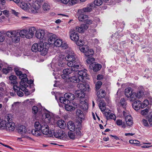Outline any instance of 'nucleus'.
<instances>
[{
  "label": "nucleus",
  "mask_w": 152,
  "mask_h": 152,
  "mask_svg": "<svg viewBox=\"0 0 152 152\" xmlns=\"http://www.w3.org/2000/svg\"><path fill=\"white\" fill-rule=\"evenodd\" d=\"M65 59L68 61L67 65L71 67L64 69L63 72V74L61 75V77L63 79H68L71 74L73 73L74 74L75 72L78 71V69L79 67L80 62L73 52L68 54Z\"/></svg>",
  "instance_id": "obj_1"
},
{
  "label": "nucleus",
  "mask_w": 152,
  "mask_h": 152,
  "mask_svg": "<svg viewBox=\"0 0 152 152\" xmlns=\"http://www.w3.org/2000/svg\"><path fill=\"white\" fill-rule=\"evenodd\" d=\"M36 31V29L34 27H32L29 28L28 30L23 29L20 31V36L21 37L30 39L32 38Z\"/></svg>",
  "instance_id": "obj_2"
},
{
  "label": "nucleus",
  "mask_w": 152,
  "mask_h": 152,
  "mask_svg": "<svg viewBox=\"0 0 152 152\" xmlns=\"http://www.w3.org/2000/svg\"><path fill=\"white\" fill-rule=\"evenodd\" d=\"M75 98L74 95L71 93H67L64 94V97H60L59 101L63 104L69 103L70 101L73 100Z\"/></svg>",
  "instance_id": "obj_3"
},
{
  "label": "nucleus",
  "mask_w": 152,
  "mask_h": 152,
  "mask_svg": "<svg viewBox=\"0 0 152 152\" xmlns=\"http://www.w3.org/2000/svg\"><path fill=\"white\" fill-rule=\"evenodd\" d=\"M6 34L9 37H12V41L15 43L19 42V32L18 30L8 31L7 32Z\"/></svg>",
  "instance_id": "obj_4"
},
{
  "label": "nucleus",
  "mask_w": 152,
  "mask_h": 152,
  "mask_svg": "<svg viewBox=\"0 0 152 152\" xmlns=\"http://www.w3.org/2000/svg\"><path fill=\"white\" fill-rule=\"evenodd\" d=\"M99 106L101 111L106 116V118L108 116L110 112V111L106 107V104L104 101L101 100L99 104Z\"/></svg>",
  "instance_id": "obj_5"
},
{
  "label": "nucleus",
  "mask_w": 152,
  "mask_h": 152,
  "mask_svg": "<svg viewBox=\"0 0 152 152\" xmlns=\"http://www.w3.org/2000/svg\"><path fill=\"white\" fill-rule=\"evenodd\" d=\"M79 49L81 52L84 53L85 56L87 57L92 56L94 53L93 50L89 49L88 47L85 46V47H80Z\"/></svg>",
  "instance_id": "obj_6"
},
{
  "label": "nucleus",
  "mask_w": 152,
  "mask_h": 152,
  "mask_svg": "<svg viewBox=\"0 0 152 152\" xmlns=\"http://www.w3.org/2000/svg\"><path fill=\"white\" fill-rule=\"evenodd\" d=\"M9 79L11 81V82H10V83L15 85L13 86V89L15 92H17V95L19 96V87L15 85L17 83L16 76L15 75H11L9 77Z\"/></svg>",
  "instance_id": "obj_7"
},
{
  "label": "nucleus",
  "mask_w": 152,
  "mask_h": 152,
  "mask_svg": "<svg viewBox=\"0 0 152 152\" xmlns=\"http://www.w3.org/2000/svg\"><path fill=\"white\" fill-rule=\"evenodd\" d=\"M48 123H44L42 127L41 132L44 134L47 135L48 137H51L53 136V132L49 131Z\"/></svg>",
  "instance_id": "obj_8"
},
{
  "label": "nucleus",
  "mask_w": 152,
  "mask_h": 152,
  "mask_svg": "<svg viewBox=\"0 0 152 152\" xmlns=\"http://www.w3.org/2000/svg\"><path fill=\"white\" fill-rule=\"evenodd\" d=\"M53 118L52 114L50 113H45L42 115V119L44 123H48Z\"/></svg>",
  "instance_id": "obj_9"
},
{
  "label": "nucleus",
  "mask_w": 152,
  "mask_h": 152,
  "mask_svg": "<svg viewBox=\"0 0 152 152\" xmlns=\"http://www.w3.org/2000/svg\"><path fill=\"white\" fill-rule=\"evenodd\" d=\"M70 37L71 39L76 42L79 39V34L75 29H71L69 31Z\"/></svg>",
  "instance_id": "obj_10"
},
{
  "label": "nucleus",
  "mask_w": 152,
  "mask_h": 152,
  "mask_svg": "<svg viewBox=\"0 0 152 152\" xmlns=\"http://www.w3.org/2000/svg\"><path fill=\"white\" fill-rule=\"evenodd\" d=\"M39 51L41 52V54L42 55L45 56L47 53L48 51V48L46 46H44L43 42H39Z\"/></svg>",
  "instance_id": "obj_11"
},
{
  "label": "nucleus",
  "mask_w": 152,
  "mask_h": 152,
  "mask_svg": "<svg viewBox=\"0 0 152 152\" xmlns=\"http://www.w3.org/2000/svg\"><path fill=\"white\" fill-rule=\"evenodd\" d=\"M53 134L55 137L60 139H64L65 137L66 134L61 129L54 132Z\"/></svg>",
  "instance_id": "obj_12"
},
{
  "label": "nucleus",
  "mask_w": 152,
  "mask_h": 152,
  "mask_svg": "<svg viewBox=\"0 0 152 152\" xmlns=\"http://www.w3.org/2000/svg\"><path fill=\"white\" fill-rule=\"evenodd\" d=\"M77 87L81 91H89L90 89V87L89 85L87 83L85 84L79 83L77 85Z\"/></svg>",
  "instance_id": "obj_13"
},
{
  "label": "nucleus",
  "mask_w": 152,
  "mask_h": 152,
  "mask_svg": "<svg viewBox=\"0 0 152 152\" xmlns=\"http://www.w3.org/2000/svg\"><path fill=\"white\" fill-rule=\"evenodd\" d=\"M102 65L95 62L91 63L89 65V68L92 69L94 72H97L101 68Z\"/></svg>",
  "instance_id": "obj_14"
},
{
  "label": "nucleus",
  "mask_w": 152,
  "mask_h": 152,
  "mask_svg": "<svg viewBox=\"0 0 152 152\" xmlns=\"http://www.w3.org/2000/svg\"><path fill=\"white\" fill-rule=\"evenodd\" d=\"M30 7H29L28 11L33 13L37 12V10L40 7L39 6L37 3H34L31 5L30 4Z\"/></svg>",
  "instance_id": "obj_15"
},
{
  "label": "nucleus",
  "mask_w": 152,
  "mask_h": 152,
  "mask_svg": "<svg viewBox=\"0 0 152 152\" xmlns=\"http://www.w3.org/2000/svg\"><path fill=\"white\" fill-rule=\"evenodd\" d=\"M15 127V124L13 122L7 123L5 129L7 131L12 132L14 131Z\"/></svg>",
  "instance_id": "obj_16"
},
{
  "label": "nucleus",
  "mask_w": 152,
  "mask_h": 152,
  "mask_svg": "<svg viewBox=\"0 0 152 152\" xmlns=\"http://www.w3.org/2000/svg\"><path fill=\"white\" fill-rule=\"evenodd\" d=\"M20 89L22 91L24 92L25 94L27 96H28L31 94L30 92L28 91L26 88L28 87V85L26 83H23V84L21 85L20 82Z\"/></svg>",
  "instance_id": "obj_17"
},
{
  "label": "nucleus",
  "mask_w": 152,
  "mask_h": 152,
  "mask_svg": "<svg viewBox=\"0 0 152 152\" xmlns=\"http://www.w3.org/2000/svg\"><path fill=\"white\" fill-rule=\"evenodd\" d=\"M27 76V75L26 74H23L22 71H20V79H21L20 82L21 85L26 83V82L28 81V78Z\"/></svg>",
  "instance_id": "obj_18"
},
{
  "label": "nucleus",
  "mask_w": 152,
  "mask_h": 152,
  "mask_svg": "<svg viewBox=\"0 0 152 152\" xmlns=\"http://www.w3.org/2000/svg\"><path fill=\"white\" fill-rule=\"evenodd\" d=\"M68 81L72 83H78L80 81H81V79L79 77L78 75L72 76L69 77L68 79Z\"/></svg>",
  "instance_id": "obj_19"
},
{
  "label": "nucleus",
  "mask_w": 152,
  "mask_h": 152,
  "mask_svg": "<svg viewBox=\"0 0 152 152\" xmlns=\"http://www.w3.org/2000/svg\"><path fill=\"white\" fill-rule=\"evenodd\" d=\"M84 91H82L81 90L76 91L75 94L76 96L79 97L80 98V100H81L85 99L84 98L85 96V94Z\"/></svg>",
  "instance_id": "obj_20"
},
{
  "label": "nucleus",
  "mask_w": 152,
  "mask_h": 152,
  "mask_svg": "<svg viewBox=\"0 0 152 152\" xmlns=\"http://www.w3.org/2000/svg\"><path fill=\"white\" fill-rule=\"evenodd\" d=\"M86 99L81 100L80 104V108L83 111H85L88 109V103L85 101Z\"/></svg>",
  "instance_id": "obj_21"
},
{
  "label": "nucleus",
  "mask_w": 152,
  "mask_h": 152,
  "mask_svg": "<svg viewBox=\"0 0 152 152\" xmlns=\"http://www.w3.org/2000/svg\"><path fill=\"white\" fill-rule=\"evenodd\" d=\"M45 34V32L44 30H39L36 31L35 34L36 37L39 39H42Z\"/></svg>",
  "instance_id": "obj_22"
},
{
  "label": "nucleus",
  "mask_w": 152,
  "mask_h": 152,
  "mask_svg": "<svg viewBox=\"0 0 152 152\" xmlns=\"http://www.w3.org/2000/svg\"><path fill=\"white\" fill-rule=\"evenodd\" d=\"M141 102L140 100L135 101L132 104V107L135 110H139L141 108Z\"/></svg>",
  "instance_id": "obj_23"
},
{
  "label": "nucleus",
  "mask_w": 152,
  "mask_h": 152,
  "mask_svg": "<svg viewBox=\"0 0 152 152\" xmlns=\"http://www.w3.org/2000/svg\"><path fill=\"white\" fill-rule=\"evenodd\" d=\"M27 131L26 127L23 125L20 126V135H21L22 138H24L26 137L25 134Z\"/></svg>",
  "instance_id": "obj_24"
},
{
  "label": "nucleus",
  "mask_w": 152,
  "mask_h": 152,
  "mask_svg": "<svg viewBox=\"0 0 152 152\" xmlns=\"http://www.w3.org/2000/svg\"><path fill=\"white\" fill-rule=\"evenodd\" d=\"M78 125L76 126V128L74 131H75L76 134L77 136H81L82 135L81 132V124L80 122L78 123Z\"/></svg>",
  "instance_id": "obj_25"
},
{
  "label": "nucleus",
  "mask_w": 152,
  "mask_h": 152,
  "mask_svg": "<svg viewBox=\"0 0 152 152\" xmlns=\"http://www.w3.org/2000/svg\"><path fill=\"white\" fill-rule=\"evenodd\" d=\"M78 75L81 79V81H82L84 77H86L87 76V74L86 70H81L78 72Z\"/></svg>",
  "instance_id": "obj_26"
},
{
  "label": "nucleus",
  "mask_w": 152,
  "mask_h": 152,
  "mask_svg": "<svg viewBox=\"0 0 152 152\" xmlns=\"http://www.w3.org/2000/svg\"><path fill=\"white\" fill-rule=\"evenodd\" d=\"M30 4L28 3H25V2H22L20 6V7L24 10H28L29 7H30Z\"/></svg>",
  "instance_id": "obj_27"
},
{
  "label": "nucleus",
  "mask_w": 152,
  "mask_h": 152,
  "mask_svg": "<svg viewBox=\"0 0 152 152\" xmlns=\"http://www.w3.org/2000/svg\"><path fill=\"white\" fill-rule=\"evenodd\" d=\"M125 121L126 124L129 126H131L133 123L132 118L130 115H126L125 117Z\"/></svg>",
  "instance_id": "obj_28"
},
{
  "label": "nucleus",
  "mask_w": 152,
  "mask_h": 152,
  "mask_svg": "<svg viewBox=\"0 0 152 152\" xmlns=\"http://www.w3.org/2000/svg\"><path fill=\"white\" fill-rule=\"evenodd\" d=\"M44 122H42L41 123L38 121H36L34 123V127L35 129L39 130L40 131L42 129V127L44 124Z\"/></svg>",
  "instance_id": "obj_29"
},
{
  "label": "nucleus",
  "mask_w": 152,
  "mask_h": 152,
  "mask_svg": "<svg viewBox=\"0 0 152 152\" xmlns=\"http://www.w3.org/2000/svg\"><path fill=\"white\" fill-rule=\"evenodd\" d=\"M67 127L71 131H73L75 130L76 126H75L74 123L72 121H69L67 124Z\"/></svg>",
  "instance_id": "obj_30"
},
{
  "label": "nucleus",
  "mask_w": 152,
  "mask_h": 152,
  "mask_svg": "<svg viewBox=\"0 0 152 152\" xmlns=\"http://www.w3.org/2000/svg\"><path fill=\"white\" fill-rule=\"evenodd\" d=\"M97 96L99 98H102L104 97L106 95L105 91L104 90L100 89L97 92Z\"/></svg>",
  "instance_id": "obj_31"
},
{
  "label": "nucleus",
  "mask_w": 152,
  "mask_h": 152,
  "mask_svg": "<svg viewBox=\"0 0 152 152\" xmlns=\"http://www.w3.org/2000/svg\"><path fill=\"white\" fill-rule=\"evenodd\" d=\"M39 42L38 44L37 43H34L32 46L31 47L32 51L34 52H36L37 51H39Z\"/></svg>",
  "instance_id": "obj_32"
},
{
  "label": "nucleus",
  "mask_w": 152,
  "mask_h": 152,
  "mask_svg": "<svg viewBox=\"0 0 152 152\" xmlns=\"http://www.w3.org/2000/svg\"><path fill=\"white\" fill-rule=\"evenodd\" d=\"M57 124L60 128L63 129L65 126L64 121L63 120H59L57 122Z\"/></svg>",
  "instance_id": "obj_33"
},
{
  "label": "nucleus",
  "mask_w": 152,
  "mask_h": 152,
  "mask_svg": "<svg viewBox=\"0 0 152 152\" xmlns=\"http://www.w3.org/2000/svg\"><path fill=\"white\" fill-rule=\"evenodd\" d=\"M76 115L80 119H84V115L82 112L80 110H77L76 111Z\"/></svg>",
  "instance_id": "obj_34"
},
{
  "label": "nucleus",
  "mask_w": 152,
  "mask_h": 152,
  "mask_svg": "<svg viewBox=\"0 0 152 152\" xmlns=\"http://www.w3.org/2000/svg\"><path fill=\"white\" fill-rule=\"evenodd\" d=\"M116 124L118 126H121L123 128H125L126 127V124L125 122H123L122 120L121 119H118L116 120Z\"/></svg>",
  "instance_id": "obj_35"
},
{
  "label": "nucleus",
  "mask_w": 152,
  "mask_h": 152,
  "mask_svg": "<svg viewBox=\"0 0 152 152\" xmlns=\"http://www.w3.org/2000/svg\"><path fill=\"white\" fill-rule=\"evenodd\" d=\"M19 108V102H15L12 105L11 108L14 111H18Z\"/></svg>",
  "instance_id": "obj_36"
},
{
  "label": "nucleus",
  "mask_w": 152,
  "mask_h": 152,
  "mask_svg": "<svg viewBox=\"0 0 152 152\" xmlns=\"http://www.w3.org/2000/svg\"><path fill=\"white\" fill-rule=\"evenodd\" d=\"M125 94L126 97L129 98V96H130V95L133 92L132 89L131 88L128 87L126 88L125 91Z\"/></svg>",
  "instance_id": "obj_37"
},
{
  "label": "nucleus",
  "mask_w": 152,
  "mask_h": 152,
  "mask_svg": "<svg viewBox=\"0 0 152 152\" xmlns=\"http://www.w3.org/2000/svg\"><path fill=\"white\" fill-rule=\"evenodd\" d=\"M7 121L6 120H1L0 119V129H5Z\"/></svg>",
  "instance_id": "obj_38"
},
{
  "label": "nucleus",
  "mask_w": 152,
  "mask_h": 152,
  "mask_svg": "<svg viewBox=\"0 0 152 152\" xmlns=\"http://www.w3.org/2000/svg\"><path fill=\"white\" fill-rule=\"evenodd\" d=\"M31 133L32 134L35 136H39L41 134V133L40 131L35 129H33L31 130Z\"/></svg>",
  "instance_id": "obj_39"
},
{
  "label": "nucleus",
  "mask_w": 152,
  "mask_h": 152,
  "mask_svg": "<svg viewBox=\"0 0 152 152\" xmlns=\"http://www.w3.org/2000/svg\"><path fill=\"white\" fill-rule=\"evenodd\" d=\"M87 18H88V16L84 14H80L78 17L79 20L81 21H85Z\"/></svg>",
  "instance_id": "obj_40"
},
{
  "label": "nucleus",
  "mask_w": 152,
  "mask_h": 152,
  "mask_svg": "<svg viewBox=\"0 0 152 152\" xmlns=\"http://www.w3.org/2000/svg\"><path fill=\"white\" fill-rule=\"evenodd\" d=\"M69 103L64 104H65V108L67 111H72L75 109V107L68 104Z\"/></svg>",
  "instance_id": "obj_41"
},
{
  "label": "nucleus",
  "mask_w": 152,
  "mask_h": 152,
  "mask_svg": "<svg viewBox=\"0 0 152 152\" xmlns=\"http://www.w3.org/2000/svg\"><path fill=\"white\" fill-rule=\"evenodd\" d=\"M118 105L121 106L123 108H125L126 106V102L125 99L124 98H122L120 100Z\"/></svg>",
  "instance_id": "obj_42"
},
{
  "label": "nucleus",
  "mask_w": 152,
  "mask_h": 152,
  "mask_svg": "<svg viewBox=\"0 0 152 152\" xmlns=\"http://www.w3.org/2000/svg\"><path fill=\"white\" fill-rule=\"evenodd\" d=\"M62 41L61 39H57L54 42V45L56 47H59L62 45Z\"/></svg>",
  "instance_id": "obj_43"
},
{
  "label": "nucleus",
  "mask_w": 152,
  "mask_h": 152,
  "mask_svg": "<svg viewBox=\"0 0 152 152\" xmlns=\"http://www.w3.org/2000/svg\"><path fill=\"white\" fill-rule=\"evenodd\" d=\"M55 35H53L49 36L48 42L50 44H51L54 43L55 41Z\"/></svg>",
  "instance_id": "obj_44"
},
{
  "label": "nucleus",
  "mask_w": 152,
  "mask_h": 152,
  "mask_svg": "<svg viewBox=\"0 0 152 152\" xmlns=\"http://www.w3.org/2000/svg\"><path fill=\"white\" fill-rule=\"evenodd\" d=\"M130 98V100L131 101H134L136 100L137 97V94L135 92H132L130 95V96H129Z\"/></svg>",
  "instance_id": "obj_45"
},
{
  "label": "nucleus",
  "mask_w": 152,
  "mask_h": 152,
  "mask_svg": "<svg viewBox=\"0 0 152 152\" xmlns=\"http://www.w3.org/2000/svg\"><path fill=\"white\" fill-rule=\"evenodd\" d=\"M91 10V9L89 7H87L84 8L82 9L79 10L78 12H90Z\"/></svg>",
  "instance_id": "obj_46"
},
{
  "label": "nucleus",
  "mask_w": 152,
  "mask_h": 152,
  "mask_svg": "<svg viewBox=\"0 0 152 152\" xmlns=\"http://www.w3.org/2000/svg\"><path fill=\"white\" fill-rule=\"evenodd\" d=\"M88 58L86 60V62L88 64H91V63H93L95 61V59L92 57V56L87 57Z\"/></svg>",
  "instance_id": "obj_47"
},
{
  "label": "nucleus",
  "mask_w": 152,
  "mask_h": 152,
  "mask_svg": "<svg viewBox=\"0 0 152 152\" xmlns=\"http://www.w3.org/2000/svg\"><path fill=\"white\" fill-rule=\"evenodd\" d=\"M149 104V101L148 100L146 99L143 102L142 104H141V108H144L146 107Z\"/></svg>",
  "instance_id": "obj_48"
},
{
  "label": "nucleus",
  "mask_w": 152,
  "mask_h": 152,
  "mask_svg": "<svg viewBox=\"0 0 152 152\" xmlns=\"http://www.w3.org/2000/svg\"><path fill=\"white\" fill-rule=\"evenodd\" d=\"M68 136L72 139H74L75 138V134L72 131H69L68 132Z\"/></svg>",
  "instance_id": "obj_49"
},
{
  "label": "nucleus",
  "mask_w": 152,
  "mask_h": 152,
  "mask_svg": "<svg viewBox=\"0 0 152 152\" xmlns=\"http://www.w3.org/2000/svg\"><path fill=\"white\" fill-rule=\"evenodd\" d=\"M142 124L144 126L148 128L150 127V126L148 123V121L146 120L143 119L142 120Z\"/></svg>",
  "instance_id": "obj_50"
},
{
  "label": "nucleus",
  "mask_w": 152,
  "mask_h": 152,
  "mask_svg": "<svg viewBox=\"0 0 152 152\" xmlns=\"http://www.w3.org/2000/svg\"><path fill=\"white\" fill-rule=\"evenodd\" d=\"M106 118L108 120L110 119H113L114 121H115L116 120V116L114 114L112 113L110 114L109 116H107Z\"/></svg>",
  "instance_id": "obj_51"
},
{
  "label": "nucleus",
  "mask_w": 152,
  "mask_h": 152,
  "mask_svg": "<svg viewBox=\"0 0 152 152\" xmlns=\"http://www.w3.org/2000/svg\"><path fill=\"white\" fill-rule=\"evenodd\" d=\"M144 95L143 91L140 90L138 91L137 94V96L138 98H140L143 96Z\"/></svg>",
  "instance_id": "obj_52"
},
{
  "label": "nucleus",
  "mask_w": 152,
  "mask_h": 152,
  "mask_svg": "<svg viewBox=\"0 0 152 152\" xmlns=\"http://www.w3.org/2000/svg\"><path fill=\"white\" fill-rule=\"evenodd\" d=\"M103 3V1L102 0H95L94 1V4L97 6H100Z\"/></svg>",
  "instance_id": "obj_53"
},
{
  "label": "nucleus",
  "mask_w": 152,
  "mask_h": 152,
  "mask_svg": "<svg viewBox=\"0 0 152 152\" xmlns=\"http://www.w3.org/2000/svg\"><path fill=\"white\" fill-rule=\"evenodd\" d=\"M43 8L44 10H47L50 8V6L47 3H44L43 5Z\"/></svg>",
  "instance_id": "obj_54"
},
{
  "label": "nucleus",
  "mask_w": 152,
  "mask_h": 152,
  "mask_svg": "<svg viewBox=\"0 0 152 152\" xmlns=\"http://www.w3.org/2000/svg\"><path fill=\"white\" fill-rule=\"evenodd\" d=\"M80 26L81 28H82V30H81L80 31H81L82 30H83V32L85 30L87 29L88 28V26L86 24H82Z\"/></svg>",
  "instance_id": "obj_55"
},
{
  "label": "nucleus",
  "mask_w": 152,
  "mask_h": 152,
  "mask_svg": "<svg viewBox=\"0 0 152 152\" xmlns=\"http://www.w3.org/2000/svg\"><path fill=\"white\" fill-rule=\"evenodd\" d=\"M102 84V83L101 81H98L96 84V89H99L100 88Z\"/></svg>",
  "instance_id": "obj_56"
},
{
  "label": "nucleus",
  "mask_w": 152,
  "mask_h": 152,
  "mask_svg": "<svg viewBox=\"0 0 152 152\" xmlns=\"http://www.w3.org/2000/svg\"><path fill=\"white\" fill-rule=\"evenodd\" d=\"M76 44L78 46H83L84 44V42L82 40H77L76 42Z\"/></svg>",
  "instance_id": "obj_57"
},
{
  "label": "nucleus",
  "mask_w": 152,
  "mask_h": 152,
  "mask_svg": "<svg viewBox=\"0 0 152 152\" xmlns=\"http://www.w3.org/2000/svg\"><path fill=\"white\" fill-rule=\"evenodd\" d=\"M10 115H7L6 117V118H5V120L7 121V123L12 122V118L11 117H10Z\"/></svg>",
  "instance_id": "obj_58"
},
{
  "label": "nucleus",
  "mask_w": 152,
  "mask_h": 152,
  "mask_svg": "<svg viewBox=\"0 0 152 152\" xmlns=\"http://www.w3.org/2000/svg\"><path fill=\"white\" fill-rule=\"evenodd\" d=\"M148 110L147 109H145L141 111V115H146L148 113Z\"/></svg>",
  "instance_id": "obj_59"
},
{
  "label": "nucleus",
  "mask_w": 152,
  "mask_h": 152,
  "mask_svg": "<svg viewBox=\"0 0 152 152\" xmlns=\"http://www.w3.org/2000/svg\"><path fill=\"white\" fill-rule=\"evenodd\" d=\"M10 12L12 14H13L16 16H18L19 14V13L18 12H16L15 10H13L11 9L10 10Z\"/></svg>",
  "instance_id": "obj_60"
},
{
  "label": "nucleus",
  "mask_w": 152,
  "mask_h": 152,
  "mask_svg": "<svg viewBox=\"0 0 152 152\" xmlns=\"http://www.w3.org/2000/svg\"><path fill=\"white\" fill-rule=\"evenodd\" d=\"M33 113L34 114H36L38 111V108L35 106H34L32 108Z\"/></svg>",
  "instance_id": "obj_61"
},
{
  "label": "nucleus",
  "mask_w": 152,
  "mask_h": 152,
  "mask_svg": "<svg viewBox=\"0 0 152 152\" xmlns=\"http://www.w3.org/2000/svg\"><path fill=\"white\" fill-rule=\"evenodd\" d=\"M147 119L151 125H152V115H149L147 117Z\"/></svg>",
  "instance_id": "obj_62"
},
{
  "label": "nucleus",
  "mask_w": 152,
  "mask_h": 152,
  "mask_svg": "<svg viewBox=\"0 0 152 152\" xmlns=\"http://www.w3.org/2000/svg\"><path fill=\"white\" fill-rule=\"evenodd\" d=\"M2 12L4 15H6L7 17L9 16V13L10 12V10L9 11L6 10L3 11Z\"/></svg>",
  "instance_id": "obj_63"
},
{
  "label": "nucleus",
  "mask_w": 152,
  "mask_h": 152,
  "mask_svg": "<svg viewBox=\"0 0 152 152\" xmlns=\"http://www.w3.org/2000/svg\"><path fill=\"white\" fill-rule=\"evenodd\" d=\"M77 0H69V4L71 5L75 4L77 2Z\"/></svg>",
  "instance_id": "obj_64"
}]
</instances>
